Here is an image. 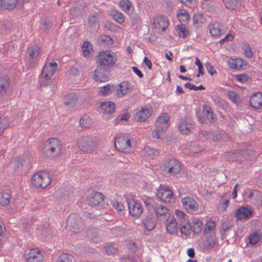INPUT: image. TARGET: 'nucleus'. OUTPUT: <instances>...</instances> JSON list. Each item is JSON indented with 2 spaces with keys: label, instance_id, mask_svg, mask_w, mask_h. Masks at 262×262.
<instances>
[{
  "label": "nucleus",
  "instance_id": "1",
  "mask_svg": "<svg viewBox=\"0 0 262 262\" xmlns=\"http://www.w3.org/2000/svg\"><path fill=\"white\" fill-rule=\"evenodd\" d=\"M117 61L116 54L110 50L100 52L97 56L98 64L108 69L113 67Z\"/></svg>",
  "mask_w": 262,
  "mask_h": 262
},
{
  "label": "nucleus",
  "instance_id": "2",
  "mask_svg": "<svg viewBox=\"0 0 262 262\" xmlns=\"http://www.w3.org/2000/svg\"><path fill=\"white\" fill-rule=\"evenodd\" d=\"M77 145L83 153L90 154L97 146V141L96 139L91 137H82L78 140Z\"/></svg>",
  "mask_w": 262,
  "mask_h": 262
},
{
  "label": "nucleus",
  "instance_id": "3",
  "mask_svg": "<svg viewBox=\"0 0 262 262\" xmlns=\"http://www.w3.org/2000/svg\"><path fill=\"white\" fill-rule=\"evenodd\" d=\"M32 183L36 188H46L51 183L50 174L45 171L38 172L33 176Z\"/></svg>",
  "mask_w": 262,
  "mask_h": 262
},
{
  "label": "nucleus",
  "instance_id": "4",
  "mask_svg": "<svg viewBox=\"0 0 262 262\" xmlns=\"http://www.w3.org/2000/svg\"><path fill=\"white\" fill-rule=\"evenodd\" d=\"M57 69V64L55 61H51L46 64L42 71L40 77V84L45 86L48 84V82L54 74Z\"/></svg>",
  "mask_w": 262,
  "mask_h": 262
},
{
  "label": "nucleus",
  "instance_id": "5",
  "mask_svg": "<svg viewBox=\"0 0 262 262\" xmlns=\"http://www.w3.org/2000/svg\"><path fill=\"white\" fill-rule=\"evenodd\" d=\"M181 170V164L177 160L170 159L164 162L163 170L168 176H175L179 173Z\"/></svg>",
  "mask_w": 262,
  "mask_h": 262
},
{
  "label": "nucleus",
  "instance_id": "6",
  "mask_svg": "<svg viewBox=\"0 0 262 262\" xmlns=\"http://www.w3.org/2000/svg\"><path fill=\"white\" fill-rule=\"evenodd\" d=\"M43 152L48 156H52L54 152L58 154L61 150L59 141L55 138L49 139L43 144Z\"/></svg>",
  "mask_w": 262,
  "mask_h": 262
},
{
  "label": "nucleus",
  "instance_id": "7",
  "mask_svg": "<svg viewBox=\"0 0 262 262\" xmlns=\"http://www.w3.org/2000/svg\"><path fill=\"white\" fill-rule=\"evenodd\" d=\"M157 195L161 201L166 203L170 204L174 201L173 194L168 186L160 185Z\"/></svg>",
  "mask_w": 262,
  "mask_h": 262
},
{
  "label": "nucleus",
  "instance_id": "8",
  "mask_svg": "<svg viewBox=\"0 0 262 262\" xmlns=\"http://www.w3.org/2000/svg\"><path fill=\"white\" fill-rule=\"evenodd\" d=\"M67 225L70 227L71 230L74 233L81 231L83 226V223L81 218L75 214L69 215L67 220Z\"/></svg>",
  "mask_w": 262,
  "mask_h": 262
},
{
  "label": "nucleus",
  "instance_id": "9",
  "mask_svg": "<svg viewBox=\"0 0 262 262\" xmlns=\"http://www.w3.org/2000/svg\"><path fill=\"white\" fill-rule=\"evenodd\" d=\"M115 147L121 152H128L131 148V140L127 135L118 137L115 140Z\"/></svg>",
  "mask_w": 262,
  "mask_h": 262
},
{
  "label": "nucleus",
  "instance_id": "10",
  "mask_svg": "<svg viewBox=\"0 0 262 262\" xmlns=\"http://www.w3.org/2000/svg\"><path fill=\"white\" fill-rule=\"evenodd\" d=\"M110 69L97 66V68L94 72V79L96 81L105 82L107 81L110 77Z\"/></svg>",
  "mask_w": 262,
  "mask_h": 262
},
{
  "label": "nucleus",
  "instance_id": "11",
  "mask_svg": "<svg viewBox=\"0 0 262 262\" xmlns=\"http://www.w3.org/2000/svg\"><path fill=\"white\" fill-rule=\"evenodd\" d=\"M126 201L129 213L134 216H140L142 213L143 210L141 204L130 198L127 199Z\"/></svg>",
  "mask_w": 262,
  "mask_h": 262
},
{
  "label": "nucleus",
  "instance_id": "12",
  "mask_svg": "<svg viewBox=\"0 0 262 262\" xmlns=\"http://www.w3.org/2000/svg\"><path fill=\"white\" fill-rule=\"evenodd\" d=\"M153 210L158 220L163 222L168 221L170 214L166 206L157 203Z\"/></svg>",
  "mask_w": 262,
  "mask_h": 262
},
{
  "label": "nucleus",
  "instance_id": "13",
  "mask_svg": "<svg viewBox=\"0 0 262 262\" xmlns=\"http://www.w3.org/2000/svg\"><path fill=\"white\" fill-rule=\"evenodd\" d=\"M168 25V20L162 16H157L154 19V29L158 33L165 31Z\"/></svg>",
  "mask_w": 262,
  "mask_h": 262
},
{
  "label": "nucleus",
  "instance_id": "14",
  "mask_svg": "<svg viewBox=\"0 0 262 262\" xmlns=\"http://www.w3.org/2000/svg\"><path fill=\"white\" fill-rule=\"evenodd\" d=\"M194 124L192 119L188 117H186L180 120L179 122V129L180 132L184 134L189 133L193 128Z\"/></svg>",
  "mask_w": 262,
  "mask_h": 262
},
{
  "label": "nucleus",
  "instance_id": "15",
  "mask_svg": "<svg viewBox=\"0 0 262 262\" xmlns=\"http://www.w3.org/2000/svg\"><path fill=\"white\" fill-rule=\"evenodd\" d=\"M182 202L183 207L188 212H193L199 208V205L197 202L191 197H185Z\"/></svg>",
  "mask_w": 262,
  "mask_h": 262
},
{
  "label": "nucleus",
  "instance_id": "16",
  "mask_svg": "<svg viewBox=\"0 0 262 262\" xmlns=\"http://www.w3.org/2000/svg\"><path fill=\"white\" fill-rule=\"evenodd\" d=\"M115 104L111 101H104L100 103L99 111L103 114H111L115 111Z\"/></svg>",
  "mask_w": 262,
  "mask_h": 262
},
{
  "label": "nucleus",
  "instance_id": "17",
  "mask_svg": "<svg viewBox=\"0 0 262 262\" xmlns=\"http://www.w3.org/2000/svg\"><path fill=\"white\" fill-rule=\"evenodd\" d=\"M133 86L129 82L124 81L120 83L117 89V95L118 97H122L130 93L133 90Z\"/></svg>",
  "mask_w": 262,
  "mask_h": 262
},
{
  "label": "nucleus",
  "instance_id": "18",
  "mask_svg": "<svg viewBox=\"0 0 262 262\" xmlns=\"http://www.w3.org/2000/svg\"><path fill=\"white\" fill-rule=\"evenodd\" d=\"M151 114V108L144 106L136 114L135 118L138 121L144 122L150 116Z\"/></svg>",
  "mask_w": 262,
  "mask_h": 262
},
{
  "label": "nucleus",
  "instance_id": "19",
  "mask_svg": "<svg viewBox=\"0 0 262 262\" xmlns=\"http://www.w3.org/2000/svg\"><path fill=\"white\" fill-rule=\"evenodd\" d=\"M43 260V255L41 252L35 249H32L28 254L27 262H41Z\"/></svg>",
  "mask_w": 262,
  "mask_h": 262
},
{
  "label": "nucleus",
  "instance_id": "20",
  "mask_svg": "<svg viewBox=\"0 0 262 262\" xmlns=\"http://www.w3.org/2000/svg\"><path fill=\"white\" fill-rule=\"evenodd\" d=\"M63 102L68 107H73L78 102V97L73 93H68L64 96Z\"/></svg>",
  "mask_w": 262,
  "mask_h": 262
},
{
  "label": "nucleus",
  "instance_id": "21",
  "mask_svg": "<svg viewBox=\"0 0 262 262\" xmlns=\"http://www.w3.org/2000/svg\"><path fill=\"white\" fill-rule=\"evenodd\" d=\"M252 213V210L246 207H241L237 209L235 215L238 220L246 219L249 218Z\"/></svg>",
  "mask_w": 262,
  "mask_h": 262
},
{
  "label": "nucleus",
  "instance_id": "22",
  "mask_svg": "<svg viewBox=\"0 0 262 262\" xmlns=\"http://www.w3.org/2000/svg\"><path fill=\"white\" fill-rule=\"evenodd\" d=\"M251 106L255 108H259L262 106V93L258 92L252 95L250 99Z\"/></svg>",
  "mask_w": 262,
  "mask_h": 262
},
{
  "label": "nucleus",
  "instance_id": "23",
  "mask_svg": "<svg viewBox=\"0 0 262 262\" xmlns=\"http://www.w3.org/2000/svg\"><path fill=\"white\" fill-rule=\"evenodd\" d=\"M104 197V195L101 192H96L87 200V202L91 206H96L103 201Z\"/></svg>",
  "mask_w": 262,
  "mask_h": 262
},
{
  "label": "nucleus",
  "instance_id": "24",
  "mask_svg": "<svg viewBox=\"0 0 262 262\" xmlns=\"http://www.w3.org/2000/svg\"><path fill=\"white\" fill-rule=\"evenodd\" d=\"M11 93L9 80L6 77H0V95L10 94Z\"/></svg>",
  "mask_w": 262,
  "mask_h": 262
},
{
  "label": "nucleus",
  "instance_id": "25",
  "mask_svg": "<svg viewBox=\"0 0 262 262\" xmlns=\"http://www.w3.org/2000/svg\"><path fill=\"white\" fill-rule=\"evenodd\" d=\"M168 115L166 113L163 114L159 117L156 122V126L161 127L162 129L166 130L168 126Z\"/></svg>",
  "mask_w": 262,
  "mask_h": 262
},
{
  "label": "nucleus",
  "instance_id": "26",
  "mask_svg": "<svg viewBox=\"0 0 262 262\" xmlns=\"http://www.w3.org/2000/svg\"><path fill=\"white\" fill-rule=\"evenodd\" d=\"M167 232L170 234L177 233L178 230V224L174 217H171L169 221L167 222L166 225Z\"/></svg>",
  "mask_w": 262,
  "mask_h": 262
},
{
  "label": "nucleus",
  "instance_id": "27",
  "mask_svg": "<svg viewBox=\"0 0 262 262\" xmlns=\"http://www.w3.org/2000/svg\"><path fill=\"white\" fill-rule=\"evenodd\" d=\"M208 27L210 33L212 36H217L221 34V29L219 23L212 21Z\"/></svg>",
  "mask_w": 262,
  "mask_h": 262
},
{
  "label": "nucleus",
  "instance_id": "28",
  "mask_svg": "<svg viewBox=\"0 0 262 262\" xmlns=\"http://www.w3.org/2000/svg\"><path fill=\"white\" fill-rule=\"evenodd\" d=\"M156 224V220L152 216H147L144 221V226L147 230H152Z\"/></svg>",
  "mask_w": 262,
  "mask_h": 262
},
{
  "label": "nucleus",
  "instance_id": "29",
  "mask_svg": "<svg viewBox=\"0 0 262 262\" xmlns=\"http://www.w3.org/2000/svg\"><path fill=\"white\" fill-rule=\"evenodd\" d=\"M177 16L179 21L187 23L190 19L189 14L184 9H179L177 13Z\"/></svg>",
  "mask_w": 262,
  "mask_h": 262
},
{
  "label": "nucleus",
  "instance_id": "30",
  "mask_svg": "<svg viewBox=\"0 0 262 262\" xmlns=\"http://www.w3.org/2000/svg\"><path fill=\"white\" fill-rule=\"evenodd\" d=\"M17 3V0H1L2 6L5 9L12 10L14 9Z\"/></svg>",
  "mask_w": 262,
  "mask_h": 262
},
{
  "label": "nucleus",
  "instance_id": "31",
  "mask_svg": "<svg viewBox=\"0 0 262 262\" xmlns=\"http://www.w3.org/2000/svg\"><path fill=\"white\" fill-rule=\"evenodd\" d=\"M175 30L179 36L183 38H185L188 33L185 26L182 24L178 25L175 28Z\"/></svg>",
  "mask_w": 262,
  "mask_h": 262
},
{
  "label": "nucleus",
  "instance_id": "32",
  "mask_svg": "<svg viewBox=\"0 0 262 262\" xmlns=\"http://www.w3.org/2000/svg\"><path fill=\"white\" fill-rule=\"evenodd\" d=\"M111 15L113 18L119 24H122L124 21V17L123 14L117 11V10H112L111 12Z\"/></svg>",
  "mask_w": 262,
  "mask_h": 262
},
{
  "label": "nucleus",
  "instance_id": "33",
  "mask_svg": "<svg viewBox=\"0 0 262 262\" xmlns=\"http://www.w3.org/2000/svg\"><path fill=\"white\" fill-rule=\"evenodd\" d=\"M88 24L91 28H94L95 29H97L98 28L99 23L96 14H90L89 16Z\"/></svg>",
  "mask_w": 262,
  "mask_h": 262
},
{
  "label": "nucleus",
  "instance_id": "34",
  "mask_svg": "<svg viewBox=\"0 0 262 262\" xmlns=\"http://www.w3.org/2000/svg\"><path fill=\"white\" fill-rule=\"evenodd\" d=\"M215 228V223L214 221L209 220L205 225L204 232L205 234L213 232Z\"/></svg>",
  "mask_w": 262,
  "mask_h": 262
},
{
  "label": "nucleus",
  "instance_id": "35",
  "mask_svg": "<svg viewBox=\"0 0 262 262\" xmlns=\"http://www.w3.org/2000/svg\"><path fill=\"white\" fill-rule=\"evenodd\" d=\"M193 25L195 28H199L204 21L203 15L201 13L195 14L193 17Z\"/></svg>",
  "mask_w": 262,
  "mask_h": 262
},
{
  "label": "nucleus",
  "instance_id": "36",
  "mask_svg": "<svg viewBox=\"0 0 262 262\" xmlns=\"http://www.w3.org/2000/svg\"><path fill=\"white\" fill-rule=\"evenodd\" d=\"M10 199V195L5 192H0V205L5 206L8 204Z\"/></svg>",
  "mask_w": 262,
  "mask_h": 262
},
{
  "label": "nucleus",
  "instance_id": "37",
  "mask_svg": "<svg viewBox=\"0 0 262 262\" xmlns=\"http://www.w3.org/2000/svg\"><path fill=\"white\" fill-rule=\"evenodd\" d=\"M29 57L32 59H34L40 54L39 48L37 46L31 47L28 50Z\"/></svg>",
  "mask_w": 262,
  "mask_h": 262
},
{
  "label": "nucleus",
  "instance_id": "38",
  "mask_svg": "<svg viewBox=\"0 0 262 262\" xmlns=\"http://www.w3.org/2000/svg\"><path fill=\"white\" fill-rule=\"evenodd\" d=\"M181 231L185 235H189L191 233V226L188 222H184L181 225Z\"/></svg>",
  "mask_w": 262,
  "mask_h": 262
},
{
  "label": "nucleus",
  "instance_id": "39",
  "mask_svg": "<svg viewBox=\"0 0 262 262\" xmlns=\"http://www.w3.org/2000/svg\"><path fill=\"white\" fill-rule=\"evenodd\" d=\"M226 7L230 9L237 8L240 5L239 0H223Z\"/></svg>",
  "mask_w": 262,
  "mask_h": 262
},
{
  "label": "nucleus",
  "instance_id": "40",
  "mask_svg": "<svg viewBox=\"0 0 262 262\" xmlns=\"http://www.w3.org/2000/svg\"><path fill=\"white\" fill-rule=\"evenodd\" d=\"M144 151L145 154L151 159H154L159 154V152L157 150L149 146L145 147Z\"/></svg>",
  "mask_w": 262,
  "mask_h": 262
},
{
  "label": "nucleus",
  "instance_id": "41",
  "mask_svg": "<svg viewBox=\"0 0 262 262\" xmlns=\"http://www.w3.org/2000/svg\"><path fill=\"white\" fill-rule=\"evenodd\" d=\"M92 123V120L88 116H84L79 120V124L82 128L89 127Z\"/></svg>",
  "mask_w": 262,
  "mask_h": 262
},
{
  "label": "nucleus",
  "instance_id": "42",
  "mask_svg": "<svg viewBox=\"0 0 262 262\" xmlns=\"http://www.w3.org/2000/svg\"><path fill=\"white\" fill-rule=\"evenodd\" d=\"M193 232L195 233H200L202 230V223L198 219H194L192 221Z\"/></svg>",
  "mask_w": 262,
  "mask_h": 262
},
{
  "label": "nucleus",
  "instance_id": "43",
  "mask_svg": "<svg viewBox=\"0 0 262 262\" xmlns=\"http://www.w3.org/2000/svg\"><path fill=\"white\" fill-rule=\"evenodd\" d=\"M99 42L100 43H104L107 46H111L113 44V40L109 36L101 35L99 38Z\"/></svg>",
  "mask_w": 262,
  "mask_h": 262
},
{
  "label": "nucleus",
  "instance_id": "44",
  "mask_svg": "<svg viewBox=\"0 0 262 262\" xmlns=\"http://www.w3.org/2000/svg\"><path fill=\"white\" fill-rule=\"evenodd\" d=\"M82 49L84 56H87L90 54L92 50L91 45L89 41H84L82 46Z\"/></svg>",
  "mask_w": 262,
  "mask_h": 262
},
{
  "label": "nucleus",
  "instance_id": "45",
  "mask_svg": "<svg viewBox=\"0 0 262 262\" xmlns=\"http://www.w3.org/2000/svg\"><path fill=\"white\" fill-rule=\"evenodd\" d=\"M143 202L148 209H154L157 203L155 202L152 198H146L143 199Z\"/></svg>",
  "mask_w": 262,
  "mask_h": 262
},
{
  "label": "nucleus",
  "instance_id": "46",
  "mask_svg": "<svg viewBox=\"0 0 262 262\" xmlns=\"http://www.w3.org/2000/svg\"><path fill=\"white\" fill-rule=\"evenodd\" d=\"M260 236L257 232H254L249 236V243L251 245L256 244L259 241Z\"/></svg>",
  "mask_w": 262,
  "mask_h": 262
},
{
  "label": "nucleus",
  "instance_id": "47",
  "mask_svg": "<svg viewBox=\"0 0 262 262\" xmlns=\"http://www.w3.org/2000/svg\"><path fill=\"white\" fill-rule=\"evenodd\" d=\"M204 115L206 117L207 121H208L209 122H213L214 119V114L210 107H208L206 110H204Z\"/></svg>",
  "mask_w": 262,
  "mask_h": 262
},
{
  "label": "nucleus",
  "instance_id": "48",
  "mask_svg": "<svg viewBox=\"0 0 262 262\" xmlns=\"http://www.w3.org/2000/svg\"><path fill=\"white\" fill-rule=\"evenodd\" d=\"M57 262H72V256L66 253H63L60 255Z\"/></svg>",
  "mask_w": 262,
  "mask_h": 262
},
{
  "label": "nucleus",
  "instance_id": "49",
  "mask_svg": "<svg viewBox=\"0 0 262 262\" xmlns=\"http://www.w3.org/2000/svg\"><path fill=\"white\" fill-rule=\"evenodd\" d=\"M9 125L8 119L5 117L0 118V134Z\"/></svg>",
  "mask_w": 262,
  "mask_h": 262
},
{
  "label": "nucleus",
  "instance_id": "50",
  "mask_svg": "<svg viewBox=\"0 0 262 262\" xmlns=\"http://www.w3.org/2000/svg\"><path fill=\"white\" fill-rule=\"evenodd\" d=\"M227 95L229 99L234 103H237L239 102V97L235 92L229 91L227 93Z\"/></svg>",
  "mask_w": 262,
  "mask_h": 262
},
{
  "label": "nucleus",
  "instance_id": "51",
  "mask_svg": "<svg viewBox=\"0 0 262 262\" xmlns=\"http://www.w3.org/2000/svg\"><path fill=\"white\" fill-rule=\"evenodd\" d=\"M119 4L121 8L124 11H128L132 5L130 2L128 0L120 1Z\"/></svg>",
  "mask_w": 262,
  "mask_h": 262
},
{
  "label": "nucleus",
  "instance_id": "52",
  "mask_svg": "<svg viewBox=\"0 0 262 262\" xmlns=\"http://www.w3.org/2000/svg\"><path fill=\"white\" fill-rule=\"evenodd\" d=\"M243 50H244L245 55L247 57L250 58L253 55L252 48L249 44L245 45Z\"/></svg>",
  "mask_w": 262,
  "mask_h": 262
},
{
  "label": "nucleus",
  "instance_id": "53",
  "mask_svg": "<svg viewBox=\"0 0 262 262\" xmlns=\"http://www.w3.org/2000/svg\"><path fill=\"white\" fill-rule=\"evenodd\" d=\"M112 88L113 86L107 84L100 88V93L103 96L106 95L111 92Z\"/></svg>",
  "mask_w": 262,
  "mask_h": 262
},
{
  "label": "nucleus",
  "instance_id": "54",
  "mask_svg": "<svg viewBox=\"0 0 262 262\" xmlns=\"http://www.w3.org/2000/svg\"><path fill=\"white\" fill-rule=\"evenodd\" d=\"M164 130L165 129H162L161 127L156 126V128L152 131V137L156 139H160L161 135Z\"/></svg>",
  "mask_w": 262,
  "mask_h": 262
},
{
  "label": "nucleus",
  "instance_id": "55",
  "mask_svg": "<svg viewBox=\"0 0 262 262\" xmlns=\"http://www.w3.org/2000/svg\"><path fill=\"white\" fill-rule=\"evenodd\" d=\"M105 252L108 255L114 254L117 252V250L112 245H108L105 247Z\"/></svg>",
  "mask_w": 262,
  "mask_h": 262
},
{
  "label": "nucleus",
  "instance_id": "56",
  "mask_svg": "<svg viewBox=\"0 0 262 262\" xmlns=\"http://www.w3.org/2000/svg\"><path fill=\"white\" fill-rule=\"evenodd\" d=\"M248 76L246 74L237 75L235 76V79L242 83H244L247 81Z\"/></svg>",
  "mask_w": 262,
  "mask_h": 262
},
{
  "label": "nucleus",
  "instance_id": "57",
  "mask_svg": "<svg viewBox=\"0 0 262 262\" xmlns=\"http://www.w3.org/2000/svg\"><path fill=\"white\" fill-rule=\"evenodd\" d=\"M206 68L208 72L211 75H213L214 74L216 73V71L214 69L213 67L209 62H206Z\"/></svg>",
  "mask_w": 262,
  "mask_h": 262
},
{
  "label": "nucleus",
  "instance_id": "58",
  "mask_svg": "<svg viewBox=\"0 0 262 262\" xmlns=\"http://www.w3.org/2000/svg\"><path fill=\"white\" fill-rule=\"evenodd\" d=\"M215 241L213 238L208 239L205 243V246L206 248L211 249L215 245Z\"/></svg>",
  "mask_w": 262,
  "mask_h": 262
},
{
  "label": "nucleus",
  "instance_id": "59",
  "mask_svg": "<svg viewBox=\"0 0 262 262\" xmlns=\"http://www.w3.org/2000/svg\"><path fill=\"white\" fill-rule=\"evenodd\" d=\"M247 193V198L248 199L251 200L254 196H258L260 193L258 191L255 190H249Z\"/></svg>",
  "mask_w": 262,
  "mask_h": 262
},
{
  "label": "nucleus",
  "instance_id": "60",
  "mask_svg": "<svg viewBox=\"0 0 262 262\" xmlns=\"http://www.w3.org/2000/svg\"><path fill=\"white\" fill-rule=\"evenodd\" d=\"M114 207L118 211H122L124 209V205L118 201L114 202Z\"/></svg>",
  "mask_w": 262,
  "mask_h": 262
},
{
  "label": "nucleus",
  "instance_id": "61",
  "mask_svg": "<svg viewBox=\"0 0 262 262\" xmlns=\"http://www.w3.org/2000/svg\"><path fill=\"white\" fill-rule=\"evenodd\" d=\"M237 62L240 63L241 62V60L239 59L233 60L231 65H230V67L234 69H239L241 68V65H237Z\"/></svg>",
  "mask_w": 262,
  "mask_h": 262
},
{
  "label": "nucleus",
  "instance_id": "62",
  "mask_svg": "<svg viewBox=\"0 0 262 262\" xmlns=\"http://www.w3.org/2000/svg\"><path fill=\"white\" fill-rule=\"evenodd\" d=\"M212 139L214 141L223 140V137L220 133H213L212 134Z\"/></svg>",
  "mask_w": 262,
  "mask_h": 262
},
{
  "label": "nucleus",
  "instance_id": "63",
  "mask_svg": "<svg viewBox=\"0 0 262 262\" xmlns=\"http://www.w3.org/2000/svg\"><path fill=\"white\" fill-rule=\"evenodd\" d=\"M180 1L189 7L193 6L195 3V0H180Z\"/></svg>",
  "mask_w": 262,
  "mask_h": 262
},
{
  "label": "nucleus",
  "instance_id": "64",
  "mask_svg": "<svg viewBox=\"0 0 262 262\" xmlns=\"http://www.w3.org/2000/svg\"><path fill=\"white\" fill-rule=\"evenodd\" d=\"M229 203V201L227 199H223L221 204V209L223 211L226 210V208L228 206V205Z\"/></svg>",
  "mask_w": 262,
  "mask_h": 262
}]
</instances>
